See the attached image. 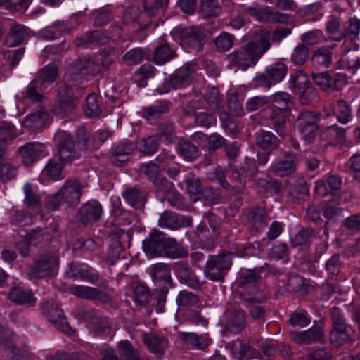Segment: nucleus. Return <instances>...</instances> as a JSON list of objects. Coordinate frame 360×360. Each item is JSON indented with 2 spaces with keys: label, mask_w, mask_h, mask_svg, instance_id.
Wrapping results in <instances>:
<instances>
[{
  "label": "nucleus",
  "mask_w": 360,
  "mask_h": 360,
  "mask_svg": "<svg viewBox=\"0 0 360 360\" xmlns=\"http://www.w3.org/2000/svg\"><path fill=\"white\" fill-rule=\"evenodd\" d=\"M271 33L269 30L259 29L253 35L252 39L240 51L228 55V66L230 68L246 70L257 63L259 58L271 47Z\"/></svg>",
  "instance_id": "1"
},
{
  "label": "nucleus",
  "mask_w": 360,
  "mask_h": 360,
  "mask_svg": "<svg viewBox=\"0 0 360 360\" xmlns=\"http://www.w3.org/2000/svg\"><path fill=\"white\" fill-rule=\"evenodd\" d=\"M84 186L76 179L67 180L60 189L49 197L46 208L54 211L65 204L68 208H75L80 202Z\"/></svg>",
  "instance_id": "2"
},
{
  "label": "nucleus",
  "mask_w": 360,
  "mask_h": 360,
  "mask_svg": "<svg viewBox=\"0 0 360 360\" xmlns=\"http://www.w3.org/2000/svg\"><path fill=\"white\" fill-rule=\"evenodd\" d=\"M265 267H266L270 272L274 271L273 268L266 263L264 266L259 269L242 270L239 273L236 284L240 288L244 290V291H241L240 293L243 297L244 301L248 304L262 302L263 300V298L257 296V288H256V285L260 279V272Z\"/></svg>",
  "instance_id": "3"
},
{
  "label": "nucleus",
  "mask_w": 360,
  "mask_h": 360,
  "mask_svg": "<svg viewBox=\"0 0 360 360\" xmlns=\"http://www.w3.org/2000/svg\"><path fill=\"white\" fill-rule=\"evenodd\" d=\"M78 91L76 95L74 89L67 84L62 85L58 91L57 97L51 109L53 114L63 117L70 115L77 105V97L84 94V89H75Z\"/></svg>",
  "instance_id": "4"
},
{
  "label": "nucleus",
  "mask_w": 360,
  "mask_h": 360,
  "mask_svg": "<svg viewBox=\"0 0 360 360\" xmlns=\"http://www.w3.org/2000/svg\"><path fill=\"white\" fill-rule=\"evenodd\" d=\"M233 254L222 250L217 255L210 256L205 273L212 281H223L227 271L232 266Z\"/></svg>",
  "instance_id": "5"
},
{
  "label": "nucleus",
  "mask_w": 360,
  "mask_h": 360,
  "mask_svg": "<svg viewBox=\"0 0 360 360\" xmlns=\"http://www.w3.org/2000/svg\"><path fill=\"white\" fill-rule=\"evenodd\" d=\"M157 198L162 202L169 203L179 210H184L188 205L184 202V197L176 190L172 182L165 177L156 178L153 181Z\"/></svg>",
  "instance_id": "6"
},
{
  "label": "nucleus",
  "mask_w": 360,
  "mask_h": 360,
  "mask_svg": "<svg viewBox=\"0 0 360 360\" xmlns=\"http://www.w3.org/2000/svg\"><path fill=\"white\" fill-rule=\"evenodd\" d=\"M101 205L97 200H89L84 204L79 210L75 228L77 231H83L88 225L98 221L102 215Z\"/></svg>",
  "instance_id": "7"
},
{
  "label": "nucleus",
  "mask_w": 360,
  "mask_h": 360,
  "mask_svg": "<svg viewBox=\"0 0 360 360\" xmlns=\"http://www.w3.org/2000/svg\"><path fill=\"white\" fill-rule=\"evenodd\" d=\"M229 178L231 181L229 191L233 193H243L247 181L250 180L257 173V168L253 163L247 162L245 166L240 167H232L228 172Z\"/></svg>",
  "instance_id": "8"
},
{
  "label": "nucleus",
  "mask_w": 360,
  "mask_h": 360,
  "mask_svg": "<svg viewBox=\"0 0 360 360\" xmlns=\"http://www.w3.org/2000/svg\"><path fill=\"white\" fill-rule=\"evenodd\" d=\"M318 116L314 112L305 111L300 112L295 125L307 143L313 141L318 130Z\"/></svg>",
  "instance_id": "9"
},
{
  "label": "nucleus",
  "mask_w": 360,
  "mask_h": 360,
  "mask_svg": "<svg viewBox=\"0 0 360 360\" xmlns=\"http://www.w3.org/2000/svg\"><path fill=\"white\" fill-rule=\"evenodd\" d=\"M54 140L58 143V158L63 162H71L79 158L72 136L66 131H58L55 134Z\"/></svg>",
  "instance_id": "10"
},
{
  "label": "nucleus",
  "mask_w": 360,
  "mask_h": 360,
  "mask_svg": "<svg viewBox=\"0 0 360 360\" xmlns=\"http://www.w3.org/2000/svg\"><path fill=\"white\" fill-rule=\"evenodd\" d=\"M69 291L81 299L98 301L102 304L113 303V298L110 294L96 288L75 285L70 288Z\"/></svg>",
  "instance_id": "11"
},
{
  "label": "nucleus",
  "mask_w": 360,
  "mask_h": 360,
  "mask_svg": "<svg viewBox=\"0 0 360 360\" xmlns=\"http://www.w3.org/2000/svg\"><path fill=\"white\" fill-rule=\"evenodd\" d=\"M248 13L261 22L276 24L288 25L291 22L292 17L289 14L274 11L268 7L263 8H249Z\"/></svg>",
  "instance_id": "12"
},
{
  "label": "nucleus",
  "mask_w": 360,
  "mask_h": 360,
  "mask_svg": "<svg viewBox=\"0 0 360 360\" xmlns=\"http://www.w3.org/2000/svg\"><path fill=\"white\" fill-rule=\"evenodd\" d=\"M297 162L298 158L295 154L285 152L271 165L270 170L276 176H287L296 171Z\"/></svg>",
  "instance_id": "13"
},
{
  "label": "nucleus",
  "mask_w": 360,
  "mask_h": 360,
  "mask_svg": "<svg viewBox=\"0 0 360 360\" xmlns=\"http://www.w3.org/2000/svg\"><path fill=\"white\" fill-rule=\"evenodd\" d=\"M95 63L89 56L79 58L70 64L68 70L65 75L67 82H79L82 79V75L91 70L95 72L97 70L94 68Z\"/></svg>",
  "instance_id": "14"
},
{
  "label": "nucleus",
  "mask_w": 360,
  "mask_h": 360,
  "mask_svg": "<svg viewBox=\"0 0 360 360\" xmlns=\"http://www.w3.org/2000/svg\"><path fill=\"white\" fill-rule=\"evenodd\" d=\"M167 238L166 235L157 229L150 233L148 238L143 241V248L148 256H162Z\"/></svg>",
  "instance_id": "15"
},
{
  "label": "nucleus",
  "mask_w": 360,
  "mask_h": 360,
  "mask_svg": "<svg viewBox=\"0 0 360 360\" xmlns=\"http://www.w3.org/2000/svg\"><path fill=\"white\" fill-rule=\"evenodd\" d=\"M58 262L55 257L44 255L35 260L34 266L30 270V274L34 278H43L56 272Z\"/></svg>",
  "instance_id": "16"
},
{
  "label": "nucleus",
  "mask_w": 360,
  "mask_h": 360,
  "mask_svg": "<svg viewBox=\"0 0 360 360\" xmlns=\"http://www.w3.org/2000/svg\"><path fill=\"white\" fill-rule=\"evenodd\" d=\"M205 37V30L199 27H188L179 31L181 44L198 51L202 49Z\"/></svg>",
  "instance_id": "17"
},
{
  "label": "nucleus",
  "mask_w": 360,
  "mask_h": 360,
  "mask_svg": "<svg viewBox=\"0 0 360 360\" xmlns=\"http://www.w3.org/2000/svg\"><path fill=\"white\" fill-rule=\"evenodd\" d=\"M195 72L193 64H186L175 70L169 77V84L173 89L182 88L188 85Z\"/></svg>",
  "instance_id": "18"
},
{
  "label": "nucleus",
  "mask_w": 360,
  "mask_h": 360,
  "mask_svg": "<svg viewBox=\"0 0 360 360\" xmlns=\"http://www.w3.org/2000/svg\"><path fill=\"white\" fill-rule=\"evenodd\" d=\"M143 341L148 350L154 354L158 359L162 358L169 344L165 336L154 333L143 334Z\"/></svg>",
  "instance_id": "19"
},
{
  "label": "nucleus",
  "mask_w": 360,
  "mask_h": 360,
  "mask_svg": "<svg viewBox=\"0 0 360 360\" xmlns=\"http://www.w3.org/2000/svg\"><path fill=\"white\" fill-rule=\"evenodd\" d=\"M311 78L314 83L325 91H334L339 89L342 82L340 76L335 73L328 71L322 72H311Z\"/></svg>",
  "instance_id": "20"
},
{
  "label": "nucleus",
  "mask_w": 360,
  "mask_h": 360,
  "mask_svg": "<svg viewBox=\"0 0 360 360\" xmlns=\"http://www.w3.org/2000/svg\"><path fill=\"white\" fill-rule=\"evenodd\" d=\"M324 111L327 117L336 115L338 120L341 123H347L352 119L351 108L344 100L326 104Z\"/></svg>",
  "instance_id": "21"
},
{
  "label": "nucleus",
  "mask_w": 360,
  "mask_h": 360,
  "mask_svg": "<svg viewBox=\"0 0 360 360\" xmlns=\"http://www.w3.org/2000/svg\"><path fill=\"white\" fill-rule=\"evenodd\" d=\"M290 336L297 344L310 345L321 342L324 333L320 327L316 326L304 331H291Z\"/></svg>",
  "instance_id": "22"
},
{
  "label": "nucleus",
  "mask_w": 360,
  "mask_h": 360,
  "mask_svg": "<svg viewBox=\"0 0 360 360\" xmlns=\"http://www.w3.org/2000/svg\"><path fill=\"white\" fill-rule=\"evenodd\" d=\"M287 111L281 108H272L269 120L276 134L284 137L287 135Z\"/></svg>",
  "instance_id": "23"
},
{
  "label": "nucleus",
  "mask_w": 360,
  "mask_h": 360,
  "mask_svg": "<svg viewBox=\"0 0 360 360\" xmlns=\"http://www.w3.org/2000/svg\"><path fill=\"white\" fill-rule=\"evenodd\" d=\"M255 144L261 150L271 153L278 148V139L271 132L260 130L255 134Z\"/></svg>",
  "instance_id": "24"
},
{
  "label": "nucleus",
  "mask_w": 360,
  "mask_h": 360,
  "mask_svg": "<svg viewBox=\"0 0 360 360\" xmlns=\"http://www.w3.org/2000/svg\"><path fill=\"white\" fill-rule=\"evenodd\" d=\"M29 37V29L22 25L16 24L11 27L6 43L8 46L13 47L23 44Z\"/></svg>",
  "instance_id": "25"
},
{
  "label": "nucleus",
  "mask_w": 360,
  "mask_h": 360,
  "mask_svg": "<svg viewBox=\"0 0 360 360\" xmlns=\"http://www.w3.org/2000/svg\"><path fill=\"white\" fill-rule=\"evenodd\" d=\"M44 146L40 143H27L19 148L22 162L26 165L32 164L42 153Z\"/></svg>",
  "instance_id": "26"
},
{
  "label": "nucleus",
  "mask_w": 360,
  "mask_h": 360,
  "mask_svg": "<svg viewBox=\"0 0 360 360\" xmlns=\"http://www.w3.org/2000/svg\"><path fill=\"white\" fill-rule=\"evenodd\" d=\"M179 337L185 343L199 350L207 349L212 341L207 335H199L195 333L181 332Z\"/></svg>",
  "instance_id": "27"
},
{
  "label": "nucleus",
  "mask_w": 360,
  "mask_h": 360,
  "mask_svg": "<svg viewBox=\"0 0 360 360\" xmlns=\"http://www.w3.org/2000/svg\"><path fill=\"white\" fill-rule=\"evenodd\" d=\"M231 352L236 358L240 360L255 359L259 355V352L257 349L240 340H236L233 342Z\"/></svg>",
  "instance_id": "28"
},
{
  "label": "nucleus",
  "mask_w": 360,
  "mask_h": 360,
  "mask_svg": "<svg viewBox=\"0 0 360 360\" xmlns=\"http://www.w3.org/2000/svg\"><path fill=\"white\" fill-rule=\"evenodd\" d=\"M10 300L18 305L30 307L35 304L36 300L29 290H25L20 287L12 288L9 292Z\"/></svg>",
  "instance_id": "29"
},
{
  "label": "nucleus",
  "mask_w": 360,
  "mask_h": 360,
  "mask_svg": "<svg viewBox=\"0 0 360 360\" xmlns=\"http://www.w3.org/2000/svg\"><path fill=\"white\" fill-rule=\"evenodd\" d=\"M58 225L56 224H50L48 226L37 227L32 230L28 234L30 243L37 245L44 241H48L53 236V234L57 231Z\"/></svg>",
  "instance_id": "30"
},
{
  "label": "nucleus",
  "mask_w": 360,
  "mask_h": 360,
  "mask_svg": "<svg viewBox=\"0 0 360 360\" xmlns=\"http://www.w3.org/2000/svg\"><path fill=\"white\" fill-rule=\"evenodd\" d=\"M122 196L131 206L136 208L143 207L147 200L146 191L136 186L126 189Z\"/></svg>",
  "instance_id": "31"
},
{
  "label": "nucleus",
  "mask_w": 360,
  "mask_h": 360,
  "mask_svg": "<svg viewBox=\"0 0 360 360\" xmlns=\"http://www.w3.org/2000/svg\"><path fill=\"white\" fill-rule=\"evenodd\" d=\"M48 117V112L44 108L40 107L25 117L23 125L25 127L30 129H38L44 125Z\"/></svg>",
  "instance_id": "32"
},
{
  "label": "nucleus",
  "mask_w": 360,
  "mask_h": 360,
  "mask_svg": "<svg viewBox=\"0 0 360 360\" xmlns=\"http://www.w3.org/2000/svg\"><path fill=\"white\" fill-rule=\"evenodd\" d=\"M134 146L131 142L120 143L115 148L110 158L113 165L121 167L129 160V155L132 153Z\"/></svg>",
  "instance_id": "33"
},
{
  "label": "nucleus",
  "mask_w": 360,
  "mask_h": 360,
  "mask_svg": "<svg viewBox=\"0 0 360 360\" xmlns=\"http://www.w3.org/2000/svg\"><path fill=\"white\" fill-rule=\"evenodd\" d=\"M250 229L256 232L263 229L266 224V212L262 207H255L247 214Z\"/></svg>",
  "instance_id": "34"
},
{
  "label": "nucleus",
  "mask_w": 360,
  "mask_h": 360,
  "mask_svg": "<svg viewBox=\"0 0 360 360\" xmlns=\"http://www.w3.org/2000/svg\"><path fill=\"white\" fill-rule=\"evenodd\" d=\"M66 274L70 278H82L91 283L98 281L99 276L98 274L91 271L87 269H84L82 265L78 263H71L70 269Z\"/></svg>",
  "instance_id": "35"
},
{
  "label": "nucleus",
  "mask_w": 360,
  "mask_h": 360,
  "mask_svg": "<svg viewBox=\"0 0 360 360\" xmlns=\"http://www.w3.org/2000/svg\"><path fill=\"white\" fill-rule=\"evenodd\" d=\"M331 48L321 46L315 49L311 56V63L316 68H328L332 63Z\"/></svg>",
  "instance_id": "36"
},
{
  "label": "nucleus",
  "mask_w": 360,
  "mask_h": 360,
  "mask_svg": "<svg viewBox=\"0 0 360 360\" xmlns=\"http://www.w3.org/2000/svg\"><path fill=\"white\" fill-rule=\"evenodd\" d=\"M123 250L122 242L117 240L114 244L110 245V250L106 257V262L109 266L117 265L119 267L123 266V269L127 270L129 264L125 262L124 258H120V253Z\"/></svg>",
  "instance_id": "37"
},
{
  "label": "nucleus",
  "mask_w": 360,
  "mask_h": 360,
  "mask_svg": "<svg viewBox=\"0 0 360 360\" xmlns=\"http://www.w3.org/2000/svg\"><path fill=\"white\" fill-rule=\"evenodd\" d=\"M63 163L58 156H54L44 167V174L54 181L63 179L65 178L63 172Z\"/></svg>",
  "instance_id": "38"
},
{
  "label": "nucleus",
  "mask_w": 360,
  "mask_h": 360,
  "mask_svg": "<svg viewBox=\"0 0 360 360\" xmlns=\"http://www.w3.org/2000/svg\"><path fill=\"white\" fill-rule=\"evenodd\" d=\"M58 75V68L55 65H50L44 67L39 71L37 77L34 79L40 86L46 87L54 82Z\"/></svg>",
  "instance_id": "39"
},
{
  "label": "nucleus",
  "mask_w": 360,
  "mask_h": 360,
  "mask_svg": "<svg viewBox=\"0 0 360 360\" xmlns=\"http://www.w3.org/2000/svg\"><path fill=\"white\" fill-rule=\"evenodd\" d=\"M77 144L81 150H94L99 148V143L94 140V136L87 131L85 127H79L77 131Z\"/></svg>",
  "instance_id": "40"
},
{
  "label": "nucleus",
  "mask_w": 360,
  "mask_h": 360,
  "mask_svg": "<svg viewBox=\"0 0 360 360\" xmlns=\"http://www.w3.org/2000/svg\"><path fill=\"white\" fill-rule=\"evenodd\" d=\"M245 326V316L242 311H233L229 313L226 323V330L238 333L242 331Z\"/></svg>",
  "instance_id": "41"
},
{
  "label": "nucleus",
  "mask_w": 360,
  "mask_h": 360,
  "mask_svg": "<svg viewBox=\"0 0 360 360\" xmlns=\"http://www.w3.org/2000/svg\"><path fill=\"white\" fill-rule=\"evenodd\" d=\"M135 147L141 153L151 155L158 150L159 141L156 136H148L137 141Z\"/></svg>",
  "instance_id": "42"
},
{
  "label": "nucleus",
  "mask_w": 360,
  "mask_h": 360,
  "mask_svg": "<svg viewBox=\"0 0 360 360\" xmlns=\"http://www.w3.org/2000/svg\"><path fill=\"white\" fill-rule=\"evenodd\" d=\"M41 308L43 314L51 323L58 321L63 318V311L53 300H47L41 304Z\"/></svg>",
  "instance_id": "43"
},
{
  "label": "nucleus",
  "mask_w": 360,
  "mask_h": 360,
  "mask_svg": "<svg viewBox=\"0 0 360 360\" xmlns=\"http://www.w3.org/2000/svg\"><path fill=\"white\" fill-rule=\"evenodd\" d=\"M347 29L340 33L338 37H332L331 39L335 41H341L345 38L350 40H355L359 37L360 32V20L356 18H350L348 21Z\"/></svg>",
  "instance_id": "44"
},
{
  "label": "nucleus",
  "mask_w": 360,
  "mask_h": 360,
  "mask_svg": "<svg viewBox=\"0 0 360 360\" xmlns=\"http://www.w3.org/2000/svg\"><path fill=\"white\" fill-rule=\"evenodd\" d=\"M169 108L166 101L161 102L158 105H150L143 108L141 115L147 120L160 118L162 115L169 112Z\"/></svg>",
  "instance_id": "45"
},
{
  "label": "nucleus",
  "mask_w": 360,
  "mask_h": 360,
  "mask_svg": "<svg viewBox=\"0 0 360 360\" xmlns=\"http://www.w3.org/2000/svg\"><path fill=\"white\" fill-rule=\"evenodd\" d=\"M184 182L186 185L187 193L191 198H193V200H196L203 190L200 179L191 173L185 177Z\"/></svg>",
  "instance_id": "46"
},
{
  "label": "nucleus",
  "mask_w": 360,
  "mask_h": 360,
  "mask_svg": "<svg viewBox=\"0 0 360 360\" xmlns=\"http://www.w3.org/2000/svg\"><path fill=\"white\" fill-rule=\"evenodd\" d=\"M118 352L121 360H149L139 356V353L128 340L121 341L118 345Z\"/></svg>",
  "instance_id": "47"
},
{
  "label": "nucleus",
  "mask_w": 360,
  "mask_h": 360,
  "mask_svg": "<svg viewBox=\"0 0 360 360\" xmlns=\"http://www.w3.org/2000/svg\"><path fill=\"white\" fill-rule=\"evenodd\" d=\"M106 39L104 34L99 30L88 32L75 39V44L77 46H87L94 43H104Z\"/></svg>",
  "instance_id": "48"
},
{
  "label": "nucleus",
  "mask_w": 360,
  "mask_h": 360,
  "mask_svg": "<svg viewBox=\"0 0 360 360\" xmlns=\"http://www.w3.org/2000/svg\"><path fill=\"white\" fill-rule=\"evenodd\" d=\"M188 252L174 238H167L162 256L178 258L186 256Z\"/></svg>",
  "instance_id": "49"
},
{
  "label": "nucleus",
  "mask_w": 360,
  "mask_h": 360,
  "mask_svg": "<svg viewBox=\"0 0 360 360\" xmlns=\"http://www.w3.org/2000/svg\"><path fill=\"white\" fill-rule=\"evenodd\" d=\"M204 96L211 109L217 112H221L224 110V105L221 103V96L217 88H208Z\"/></svg>",
  "instance_id": "50"
},
{
  "label": "nucleus",
  "mask_w": 360,
  "mask_h": 360,
  "mask_svg": "<svg viewBox=\"0 0 360 360\" xmlns=\"http://www.w3.org/2000/svg\"><path fill=\"white\" fill-rule=\"evenodd\" d=\"M177 274L181 281L188 286L195 288L200 285L197 276L185 265L180 264L178 266Z\"/></svg>",
  "instance_id": "51"
},
{
  "label": "nucleus",
  "mask_w": 360,
  "mask_h": 360,
  "mask_svg": "<svg viewBox=\"0 0 360 360\" xmlns=\"http://www.w3.org/2000/svg\"><path fill=\"white\" fill-rule=\"evenodd\" d=\"M309 49L302 44L296 46L290 56V61L296 66L304 65L308 59Z\"/></svg>",
  "instance_id": "52"
},
{
  "label": "nucleus",
  "mask_w": 360,
  "mask_h": 360,
  "mask_svg": "<svg viewBox=\"0 0 360 360\" xmlns=\"http://www.w3.org/2000/svg\"><path fill=\"white\" fill-rule=\"evenodd\" d=\"M178 146L180 155L186 160L192 161L198 158V150L193 143L180 139Z\"/></svg>",
  "instance_id": "53"
},
{
  "label": "nucleus",
  "mask_w": 360,
  "mask_h": 360,
  "mask_svg": "<svg viewBox=\"0 0 360 360\" xmlns=\"http://www.w3.org/2000/svg\"><path fill=\"white\" fill-rule=\"evenodd\" d=\"M268 77L275 82H281L285 77L288 68L282 62H277L266 68Z\"/></svg>",
  "instance_id": "54"
},
{
  "label": "nucleus",
  "mask_w": 360,
  "mask_h": 360,
  "mask_svg": "<svg viewBox=\"0 0 360 360\" xmlns=\"http://www.w3.org/2000/svg\"><path fill=\"white\" fill-rule=\"evenodd\" d=\"M83 109L85 115L89 117H97L100 115L101 110L98 105V97L96 94L89 95Z\"/></svg>",
  "instance_id": "55"
},
{
  "label": "nucleus",
  "mask_w": 360,
  "mask_h": 360,
  "mask_svg": "<svg viewBox=\"0 0 360 360\" xmlns=\"http://www.w3.org/2000/svg\"><path fill=\"white\" fill-rule=\"evenodd\" d=\"M234 41L233 35L224 32L214 39V44L218 51L224 52L233 46Z\"/></svg>",
  "instance_id": "56"
},
{
  "label": "nucleus",
  "mask_w": 360,
  "mask_h": 360,
  "mask_svg": "<svg viewBox=\"0 0 360 360\" xmlns=\"http://www.w3.org/2000/svg\"><path fill=\"white\" fill-rule=\"evenodd\" d=\"M287 285L289 291L297 292L300 295L307 294L309 288V286L304 283V279L298 275L289 276Z\"/></svg>",
  "instance_id": "57"
},
{
  "label": "nucleus",
  "mask_w": 360,
  "mask_h": 360,
  "mask_svg": "<svg viewBox=\"0 0 360 360\" xmlns=\"http://www.w3.org/2000/svg\"><path fill=\"white\" fill-rule=\"evenodd\" d=\"M349 339V328H332L330 340L335 346L340 347L347 342Z\"/></svg>",
  "instance_id": "58"
},
{
  "label": "nucleus",
  "mask_w": 360,
  "mask_h": 360,
  "mask_svg": "<svg viewBox=\"0 0 360 360\" xmlns=\"http://www.w3.org/2000/svg\"><path fill=\"white\" fill-rule=\"evenodd\" d=\"M146 52L141 48H135L127 51L122 57L123 62L127 65H134L141 63Z\"/></svg>",
  "instance_id": "59"
},
{
  "label": "nucleus",
  "mask_w": 360,
  "mask_h": 360,
  "mask_svg": "<svg viewBox=\"0 0 360 360\" xmlns=\"http://www.w3.org/2000/svg\"><path fill=\"white\" fill-rule=\"evenodd\" d=\"M174 54L168 44H163L158 47L154 54V61L158 65H162L170 60Z\"/></svg>",
  "instance_id": "60"
},
{
  "label": "nucleus",
  "mask_w": 360,
  "mask_h": 360,
  "mask_svg": "<svg viewBox=\"0 0 360 360\" xmlns=\"http://www.w3.org/2000/svg\"><path fill=\"white\" fill-rule=\"evenodd\" d=\"M159 139H164L168 143H174L177 137L174 133V126L172 123H161L158 127Z\"/></svg>",
  "instance_id": "61"
},
{
  "label": "nucleus",
  "mask_w": 360,
  "mask_h": 360,
  "mask_svg": "<svg viewBox=\"0 0 360 360\" xmlns=\"http://www.w3.org/2000/svg\"><path fill=\"white\" fill-rule=\"evenodd\" d=\"M169 0H145L143 9L148 16H154L162 9L166 8Z\"/></svg>",
  "instance_id": "62"
},
{
  "label": "nucleus",
  "mask_w": 360,
  "mask_h": 360,
  "mask_svg": "<svg viewBox=\"0 0 360 360\" xmlns=\"http://www.w3.org/2000/svg\"><path fill=\"white\" fill-rule=\"evenodd\" d=\"M200 8L202 15L206 18L216 16L221 12V7L217 0H202Z\"/></svg>",
  "instance_id": "63"
},
{
  "label": "nucleus",
  "mask_w": 360,
  "mask_h": 360,
  "mask_svg": "<svg viewBox=\"0 0 360 360\" xmlns=\"http://www.w3.org/2000/svg\"><path fill=\"white\" fill-rule=\"evenodd\" d=\"M159 225L161 227H165L172 230H176L180 227L176 214L169 211H165L162 214L159 219Z\"/></svg>",
  "instance_id": "64"
}]
</instances>
